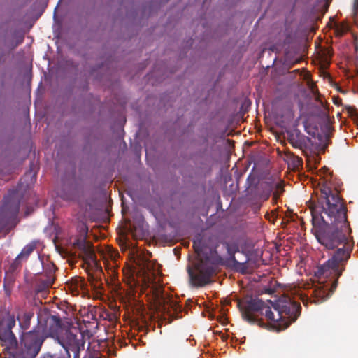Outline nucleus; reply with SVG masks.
<instances>
[{
	"label": "nucleus",
	"mask_w": 358,
	"mask_h": 358,
	"mask_svg": "<svg viewBox=\"0 0 358 358\" xmlns=\"http://www.w3.org/2000/svg\"><path fill=\"white\" fill-rule=\"evenodd\" d=\"M348 252L343 248H339L333 257L329 259L324 264L319 266L315 271V277L318 280L317 285L311 290L309 288L301 289L300 297L304 301V297L309 293L313 294L317 299V302L327 299L334 292L336 287V282L332 280L338 278L341 274L339 263L348 258Z\"/></svg>",
	"instance_id": "f03ea898"
},
{
	"label": "nucleus",
	"mask_w": 358,
	"mask_h": 358,
	"mask_svg": "<svg viewBox=\"0 0 358 358\" xmlns=\"http://www.w3.org/2000/svg\"><path fill=\"white\" fill-rule=\"evenodd\" d=\"M49 336L56 340L64 348V353L61 357L55 355L52 358H71L69 351H72L76 358L80 350L84 347L85 342L82 333L76 327L66 329L62 327L60 321L55 317L52 318Z\"/></svg>",
	"instance_id": "39448f33"
},
{
	"label": "nucleus",
	"mask_w": 358,
	"mask_h": 358,
	"mask_svg": "<svg viewBox=\"0 0 358 358\" xmlns=\"http://www.w3.org/2000/svg\"><path fill=\"white\" fill-rule=\"evenodd\" d=\"M328 169L326 167H324L322 169L320 170L319 175L322 176L323 174H325Z\"/></svg>",
	"instance_id": "2eb2a0df"
},
{
	"label": "nucleus",
	"mask_w": 358,
	"mask_h": 358,
	"mask_svg": "<svg viewBox=\"0 0 358 358\" xmlns=\"http://www.w3.org/2000/svg\"><path fill=\"white\" fill-rule=\"evenodd\" d=\"M316 238L318 242L324 245L327 248H334L338 243V241L331 239L325 235L317 234Z\"/></svg>",
	"instance_id": "9d476101"
},
{
	"label": "nucleus",
	"mask_w": 358,
	"mask_h": 358,
	"mask_svg": "<svg viewBox=\"0 0 358 358\" xmlns=\"http://www.w3.org/2000/svg\"><path fill=\"white\" fill-rule=\"evenodd\" d=\"M276 187V191L274 192V197L277 198L279 194L282 191V186L280 182H278L275 184Z\"/></svg>",
	"instance_id": "4468645a"
},
{
	"label": "nucleus",
	"mask_w": 358,
	"mask_h": 358,
	"mask_svg": "<svg viewBox=\"0 0 358 358\" xmlns=\"http://www.w3.org/2000/svg\"><path fill=\"white\" fill-rule=\"evenodd\" d=\"M75 244L83 252V258L87 262L96 263V255L92 244L90 242L83 239L77 241Z\"/></svg>",
	"instance_id": "6e6552de"
},
{
	"label": "nucleus",
	"mask_w": 358,
	"mask_h": 358,
	"mask_svg": "<svg viewBox=\"0 0 358 358\" xmlns=\"http://www.w3.org/2000/svg\"><path fill=\"white\" fill-rule=\"evenodd\" d=\"M44 338L39 330H34L22 336V342L29 357H35L39 352Z\"/></svg>",
	"instance_id": "0eeeda50"
},
{
	"label": "nucleus",
	"mask_w": 358,
	"mask_h": 358,
	"mask_svg": "<svg viewBox=\"0 0 358 358\" xmlns=\"http://www.w3.org/2000/svg\"><path fill=\"white\" fill-rule=\"evenodd\" d=\"M249 308L265 315L271 327L276 331L285 329L291 322L296 320L300 313V305L287 296L280 299L275 303L253 299L249 302Z\"/></svg>",
	"instance_id": "f257e3e1"
},
{
	"label": "nucleus",
	"mask_w": 358,
	"mask_h": 358,
	"mask_svg": "<svg viewBox=\"0 0 358 358\" xmlns=\"http://www.w3.org/2000/svg\"><path fill=\"white\" fill-rule=\"evenodd\" d=\"M0 340L8 348H13L17 344L15 336L10 329L0 330Z\"/></svg>",
	"instance_id": "1a4fd4ad"
},
{
	"label": "nucleus",
	"mask_w": 358,
	"mask_h": 358,
	"mask_svg": "<svg viewBox=\"0 0 358 358\" xmlns=\"http://www.w3.org/2000/svg\"><path fill=\"white\" fill-rule=\"evenodd\" d=\"M322 193L326 198V204L322 218L324 222L330 224L334 230L340 231L343 236L348 231L346 222V210L340 198L330 193L329 189H324Z\"/></svg>",
	"instance_id": "423d86ee"
},
{
	"label": "nucleus",
	"mask_w": 358,
	"mask_h": 358,
	"mask_svg": "<svg viewBox=\"0 0 358 358\" xmlns=\"http://www.w3.org/2000/svg\"><path fill=\"white\" fill-rule=\"evenodd\" d=\"M32 315H33L30 313H25L17 316V320L22 329H27L29 327L30 320Z\"/></svg>",
	"instance_id": "f8f14e48"
},
{
	"label": "nucleus",
	"mask_w": 358,
	"mask_h": 358,
	"mask_svg": "<svg viewBox=\"0 0 358 358\" xmlns=\"http://www.w3.org/2000/svg\"><path fill=\"white\" fill-rule=\"evenodd\" d=\"M194 248L196 258L192 266L188 267V273L191 282L196 286H203L210 282L217 266L215 254L201 245L200 241H194Z\"/></svg>",
	"instance_id": "7ed1b4c3"
},
{
	"label": "nucleus",
	"mask_w": 358,
	"mask_h": 358,
	"mask_svg": "<svg viewBox=\"0 0 358 358\" xmlns=\"http://www.w3.org/2000/svg\"><path fill=\"white\" fill-rule=\"evenodd\" d=\"M4 322L6 323L7 329L11 330L12 327L15 326V320L14 318V316L13 315H8L4 319Z\"/></svg>",
	"instance_id": "ddd939ff"
},
{
	"label": "nucleus",
	"mask_w": 358,
	"mask_h": 358,
	"mask_svg": "<svg viewBox=\"0 0 358 358\" xmlns=\"http://www.w3.org/2000/svg\"><path fill=\"white\" fill-rule=\"evenodd\" d=\"M151 255L149 252H140L136 255L135 263L143 272V289L147 295L152 294V299L156 306H164L166 309V299L164 298L159 282V265L150 260Z\"/></svg>",
	"instance_id": "20e7f679"
},
{
	"label": "nucleus",
	"mask_w": 358,
	"mask_h": 358,
	"mask_svg": "<svg viewBox=\"0 0 358 358\" xmlns=\"http://www.w3.org/2000/svg\"><path fill=\"white\" fill-rule=\"evenodd\" d=\"M34 249V245L33 244H29L26 245L16 257V263H20L21 261L26 259L29 257V255L33 252Z\"/></svg>",
	"instance_id": "9b49d317"
}]
</instances>
